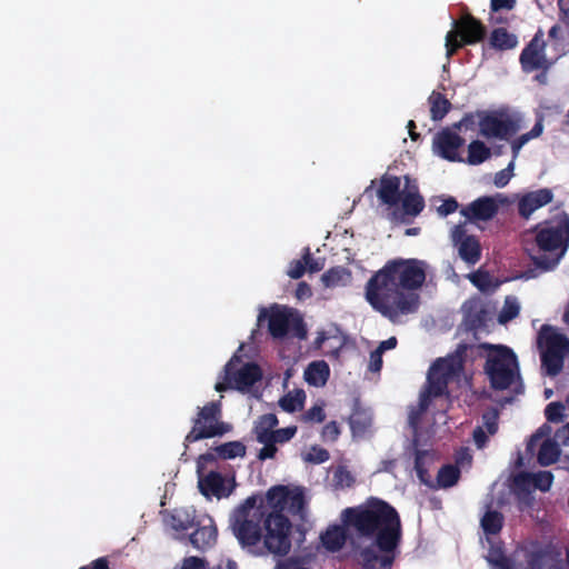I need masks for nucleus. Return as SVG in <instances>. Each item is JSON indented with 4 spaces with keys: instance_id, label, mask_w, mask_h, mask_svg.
I'll return each mask as SVG.
<instances>
[{
    "instance_id": "52",
    "label": "nucleus",
    "mask_w": 569,
    "mask_h": 569,
    "mask_svg": "<svg viewBox=\"0 0 569 569\" xmlns=\"http://www.w3.org/2000/svg\"><path fill=\"white\" fill-rule=\"evenodd\" d=\"M483 427L489 435H495L498 430V413L496 411L482 415Z\"/></svg>"
},
{
    "instance_id": "56",
    "label": "nucleus",
    "mask_w": 569,
    "mask_h": 569,
    "mask_svg": "<svg viewBox=\"0 0 569 569\" xmlns=\"http://www.w3.org/2000/svg\"><path fill=\"white\" fill-rule=\"evenodd\" d=\"M341 279V270L337 268H331L327 272L323 273L322 280L326 286L331 287L338 284Z\"/></svg>"
},
{
    "instance_id": "40",
    "label": "nucleus",
    "mask_w": 569,
    "mask_h": 569,
    "mask_svg": "<svg viewBox=\"0 0 569 569\" xmlns=\"http://www.w3.org/2000/svg\"><path fill=\"white\" fill-rule=\"evenodd\" d=\"M460 478V470L457 466L445 465L437 475V481L441 488H450L455 486Z\"/></svg>"
},
{
    "instance_id": "45",
    "label": "nucleus",
    "mask_w": 569,
    "mask_h": 569,
    "mask_svg": "<svg viewBox=\"0 0 569 569\" xmlns=\"http://www.w3.org/2000/svg\"><path fill=\"white\" fill-rule=\"evenodd\" d=\"M298 428L296 426H289L286 428L274 429L271 433L270 439L273 443L283 445L289 442L297 433Z\"/></svg>"
},
{
    "instance_id": "42",
    "label": "nucleus",
    "mask_w": 569,
    "mask_h": 569,
    "mask_svg": "<svg viewBox=\"0 0 569 569\" xmlns=\"http://www.w3.org/2000/svg\"><path fill=\"white\" fill-rule=\"evenodd\" d=\"M428 456V451L426 450H417L415 455V470L419 480L425 485H430V475L426 467V459Z\"/></svg>"
},
{
    "instance_id": "41",
    "label": "nucleus",
    "mask_w": 569,
    "mask_h": 569,
    "mask_svg": "<svg viewBox=\"0 0 569 569\" xmlns=\"http://www.w3.org/2000/svg\"><path fill=\"white\" fill-rule=\"evenodd\" d=\"M439 396H435L432 389L426 387L423 391L420 392L419 403L417 410H412L410 413V420L413 422L417 420L423 412H426L432 401L433 398H438Z\"/></svg>"
},
{
    "instance_id": "37",
    "label": "nucleus",
    "mask_w": 569,
    "mask_h": 569,
    "mask_svg": "<svg viewBox=\"0 0 569 569\" xmlns=\"http://www.w3.org/2000/svg\"><path fill=\"white\" fill-rule=\"evenodd\" d=\"M306 401V393L302 389H297L295 392H288L280 400V407L287 412H296L303 408Z\"/></svg>"
},
{
    "instance_id": "30",
    "label": "nucleus",
    "mask_w": 569,
    "mask_h": 569,
    "mask_svg": "<svg viewBox=\"0 0 569 569\" xmlns=\"http://www.w3.org/2000/svg\"><path fill=\"white\" fill-rule=\"evenodd\" d=\"M330 369L326 361H313L305 370V379L310 386L323 387L329 378Z\"/></svg>"
},
{
    "instance_id": "63",
    "label": "nucleus",
    "mask_w": 569,
    "mask_h": 569,
    "mask_svg": "<svg viewBox=\"0 0 569 569\" xmlns=\"http://www.w3.org/2000/svg\"><path fill=\"white\" fill-rule=\"evenodd\" d=\"M79 569H110V567L107 558L101 557L91 561L89 565L80 567Z\"/></svg>"
},
{
    "instance_id": "49",
    "label": "nucleus",
    "mask_w": 569,
    "mask_h": 569,
    "mask_svg": "<svg viewBox=\"0 0 569 569\" xmlns=\"http://www.w3.org/2000/svg\"><path fill=\"white\" fill-rule=\"evenodd\" d=\"M512 171H513V161H511L507 168L498 171L496 174H495V178H493V183L496 187L498 188H503L506 187L511 177H512Z\"/></svg>"
},
{
    "instance_id": "22",
    "label": "nucleus",
    "mask_w": 569,
    "mask_h": 569,
    "mask_svg": "<svg viewBox=\"0 0 569 569\" xmlns=\"http://www.w3.org/2000/svg\"><path fill=\"white\" fill-rule=\"evenodd\" d=\"M400 184L401 180L399 177L385 173L380 178V186L377 191L379 200L388 206L398 204L402 194Z\"/></svg>"
},
{
    "instance_id": "35",
    "label": "nucleus",
    "mask_w": 569,
    "mask_h": 569,
    "mask_svg": "<svg viewBox=\"0 0 569 569\" xmlns=\"http://www.w3.org/2000/svg\"><path fill=\"white\" fill-rule=\"evenodd\" d=\"M493 569H515V562L507 557L501 546L492 545L486 557Z\"/></svg>"
},
{
    "instance_id": "19",
    "label": "nucleus",
    "mask_w": 569,
    "mask_h": 569,
    "mask_svg": "<svg viewBox=\"0 0 569 569\" xmlns=\"http://www.w3.org/2000/svg\"><path fill=\"white\" fill-rule=\"evenodd\" d=\"M498 210L499 206L495 198L485 196L463 207L460 213L470 221H487L492 219L498 213Z\"/></svg>"
},
{
    "instance_id": "17",
    "label": "nucleus",
    "mask_w": 569,
    "mask_h": 569,
    "mask_svg": "<svg viewBox=\"0 0 569 569\" xmlns=\"http://www.w3.org/2000/svg\"><path fill=\"white\" fill-rule=\"evenodd\" d=\"M213 450L216 451L217 456L212 452H206L199 456L197 461V469L199 473L207 463L214 462L217 457L223 460H230L238 457L242 458L247 452L246 446L238 440L221 443L214 447Z\"/></svg>"
},
{
    "instance_id": "23",
    "label": "nucleus",
    "mask_w": 569,
    "mask_h": 569,
    "mask_svg": "<svg viewBox=\"0 0 569 569\" xmlns=\"http://www.w3.org/2000/svg\"><path fill=\"white\" fill-rule=\"evenodd\" d=\"M168 527L177 532H184L196 526V510L193 508H174L164 517Z\"/></svg>"
},
{
    "instance_id": "39",
    "label": "nucleus",
    "mask_w": 569,
    "mask_h": 569,
    "mask_svg": "<svg viewBox=\"0 0 569 569\" xmlns=\"http://www.w3.org/2000/svg\"><path fill=\"white\" fill-rule=\"evenodd\" d=\"M306 507L305 491L301 487L290 488L287 509L292 516H302Z\"/></svg>"
},
{
    "instance_id": "24",
    "label": "nucleus",
    "mask_w": 569,
    "mask_h": 569,
    "mask_svg": "<svg viewBox=\"0 0 569 569\" xmlns=\"http://www.w3.org/2000/svg\"><path fill=\"white\" fill-rule=\"evenodd\" d=\"M359 557L363 569H377L378 565L381 569H391L396 551L382 552L379 556L372 547H366L359 552Z\"/></svg>"
},
{
    "instance_id": "62",
    "label": "nucleus",
    "mask_w": 569,
    "mask_h": 569,
    "mask_svg": "<svg viewBox=\"0 0 569 569\" xmlns=\"http://www.w3.org/2000/svg\"><path fill=\"white\" fill-rule=\"evenodd\" d=\"M529 137L523 133L521 134L520 137L513 139L511 141V149H512V153H513V158H516L520 151V149L529 141Z\"/></svg>"
},
{
    "instance_id": "16",
    "label": "nucleus",
    "mask_w": 569,
    "mask_h": 569,
    "mask_svg": "<svg viewBox=\"0 0 569 569\" xmlns=\"http://www.w3.org/2000/svg\"><path fill=\"white\" fill-rule=\"evenodd\" d=\"M465 144V139L458 133L443 129L440 131L435 140L433 146L438 153L448 161H462L458 150Z\"/></svg>"
},
{
    "instance_id": "44",
    "label": "nucleus",
    "mask_w": 569,
    "mask_h": 569,
    "mask_svg": "<svg viewBox=\"0 0 569 569\" xmlns=\"http://www.w3.org/2000/svg\"><path fill=\"white\" fill-rule=\"evenodd\" d=\"M330 458L329 451L319 446H312L310 450L303 455V460L306 462L320 465L328 461Z\"/></svg>"
},
{
    "instance_id": "48",
    "label": "nucleus",
    "mask_w": 569,
    "mask_h": 569,
    "mask_svg": "<svg viewBox=\"0 0 569 569\" xmlns=\"http://www.w3.org/2000/svg\"><path fill=\"white\" fill-rule=\"evenodd\" d=\"M340 436V428L337 421H329L326 423L321 431L323 441L335 442Z\"/></svg>"
},
{
    "instance_id": "43",
    "label": "nucleus",
    "mask_w": 569,
    "mask_h": 569,
    "mask_svg": "<svg viewBox=\"0 0 569 569\" xmlns=\"http://www.w3.org/2000/svg\"><path fill=\"white\" fill-rule=\"evenodd\" d=\"M527 487L528 485L523 483L521 488H518V492L516 495L517 508L521 512L529 510L535 503V497Z\"/></svg>"
},
{
    "instance_id": "32",
    "label": "nucleus",
    "mask_w": 569,
    "mask_h": 569,
    "mask_svg": "<svg viewBox=\"0 0 569 569\" xmlns=\"http://www.w3.org/2000/svg\"><path fill=\"white\" fill-rule=\"evenodd\" d=\"M279 420L274 413H264L258 417L254 421L253 433L257 441H264L270 439L274 428L278 426Z\"/></svg>"
},
{
    "instance_id": "6",
    "label": "nucleus",
    "mask_w": 569,
    "mask_h": 569,
    "mask_svg": "<svg viewBox=\"0 0 569 569\" xmlns=\"http://www.w3.org/2000/svg\"><path fill=\"white\" fill-rule=\"evenodd\" d=\"M541 369L549 377L558 376L569 353V338L551 325H542L537 336Z\"/></svg>"
},
{
    "instance_id": "14",
    "label": "nucleus",
    "mask_w": 569,
    "mask_h": 569,
    "mask_svg": "<svg viewBox=\"0 0 569 569\" xmlns=\"http://www.w3.org/2000/svg\"><path fill=\"white\" fill-rule=\"evenodd\" d=\"M519 63L522 72L527 74L536 72L539 68L551 69L556 63V59H548L546 56V41L541 30H538L522 49Z\"/></svg>"
},
{
    "instance_id": "33",
    "label": "nucleus",
    "mask_w": 569,
    "mask_h": 569,
    "mask_svg": "<svg viewBox=\"0 0 569 569\" xmlns=\"http://www.w3.org/2000/svg\"><path fill=\"white\" fill-rule=\"evenodd\" d=\"M561 450L556 441L545 440L538 451V462L540 466L547 467L557 462L560 458Z\"/></svg>"
},
{
    "instance_id": "10",
    "label": "nucleus",
    "mask_w": 569,
    "mask_h": 569,
    "mask_svg": "<svg viewBox=\"0 0 569 569\" xmlns=\"http://www.w3.org/2000/svg\"><path fill=\"white\" fill-rule=\"evenodd\" d=\"M259 550L256 555L287 556L291 550L292 523L287 516L267 515Z\"/></svg>"
},
{
    "instance_id": "64",
    "label": "nucleus",
    "mask_w": 569,
    "mask_h": 569,
    "mask_svg": "<svg viewBox=\"0 0 569 569\" xmlns=\"http://www.w3.org/2000/svg\"><path fill=\"white\" fill-rule=\"evenodd\" d=\"M557 437L561 440L562 445H569V422L566 423L558 432Z\"/></svg>"
},
{
    "instance_id": "15",
    "label": "nucleus",
    "mask_w": 569,
    "mask_h": 569,
    "mask_svg": "<svg viewBox=\"0 0 569 569\" xmlns=\"http://www.w3.org/2000/svg\"><path fill=\"white\" fill-rule=\"evenodd\" d=\"M451 240L458 249L459 257L469 266L477 264L482 254V248L476 236L468 234L465 223H459L451 231Z\"/></svg>"
},
{
    "instance_id": "25",
    "label": "nucleus",
    "mask_w": 569,
    "mask_h": 569,
    "mask_svg": "<svg viewBox=\"0 0 569 569\" xmlns=\"http://www.w3.org/2000/svg\"><path fill=\"white\" fill-rule=\"evenodd\" d=\"M348 536H350L349 529L343 523L332 525L320 535V540L328 551L336 552L345 546Z\"/></svg>"
},
{
    "instance_id": "31",
    "label": "nucleus",
    "mask_w": 569,
    "mask_h": 569,
    "mask_svg": "<svg viewBox=\"0 0 569 569\" xmlns=\"http://www.w3.org/2000/svg\"><path fill=\"white\" fill-rule=\"evenodd\" d=\"M224 480L221 473L217 471H210L207 476L200 477L198 487L200 492L206 496L221 497L223 490Z\"/></svg>"
},
{
    "instance_id": "5",
    "label": "nucleus",
    "mask_w": 569,
    "mask_h": 569,
    "mask_svg": "<svg viewBox=\"0 0 569 569\" xmlns=\"http://www.w3.org/2000/svg\"><path fill=\"white\" fill-rule=\"evenodd\" d=\"M482 348L488 350L483 369L492 389L506 390L520 379L518 359L511 348L490 343H483Z\"/></svg>"
},
{
    "instance_id": "4",
    "label": "nucleus",
    "mask_w": 569,
    "mask_h": 569,
    "mask_svg": "<svg viewBox=\"0 0 569 569\" xmlns=\"http://www.w3.org/2000/svg\"><path fill=\"white\" fill-rule=\"evenodd\" d=\"M266 516L264 506L263 503L258 505L256 496L248 497L234 510L230 526L242 548H248L252 552L259 550Z\"/></svg>"
},
{
    "instance_id": "20",
    "label": "nucleus",
    "mask_w": 569,
    "mask_h": 569,
    "mask_svg": "<svg viewBox=\"0 0 569 569\" xmlns=\"http://www.w3.org/2000/svg\"><path fill=\"white\" fill-rule=\"evenodd\" d=\"M288 493H290L288 486L277 485L271 487L267 491L266 498L259 499L260 503H263L267 515L286 516L283 512L288 505Z\"/></svg>"
},
{
    "instance_id": "2",
    "label": "nucleus",
    "mask_w": 569,
    "mask_h": 569,
    "mask_svg": "<svg viewBox=\"0 0 569 569\" xmlns=\"http://www.w3.org/2000/svg\"><path fill=\"white\" fill-rule=\"evenodd\" d=\"M340 518L351 537L372 539L380 552L396 551L401 542L400 516L380 498L370 497L359 506L348 507Z\"/></svg>"
},
{
    "instance_id": "34",
    "label": "nucleus",
    "mask_w": 569,
    "mask_h": 569,
    "mask_svg": "<svg viewBox=\"0 0 569 569\" xmlns=\"http://www.w3.org/2000/svg\"><path fill=\"white\" fill-rule=\"evenodd\" d=\"M429 102L431 119L433 121L442 120L451 108L450 101L440 92H432Z\"/></svg>"
},
{
    "instance_id": "27",
    "label": "nucleus",
    "mask_w": 569,
    "mask_h": 569,
    "mask_svg": "<svg viewBox=\"0 0 569 569\" xmlns=\"http://www.w3.org/2000/svg\"><path fill=\"white\" fill-rule=\"evenodd\" d=\"M553 481V475L550 471H538L536 473L522 472L515 478L517 488H521L523 483L532 485L542 492L549 491Z\"/></svg>"
},
{
    "instance_id": "46",
    "label": "nucleus",
    "mask_w": 569,
    "mask_h": 569,
    "mask_svg": "<svg viewBox=\"0 0 569 569\" xmlns=\"http://www.w3.org/2000/svg\"><path fill=\"white\" fill-rule=\"evenodd\" d=\"M325 419L326 412L322 405L312 406L301 416V420L307 423H321Z\"/></svg>"
},
{
    "instance_id": "21",
    "label": "nucleus",
    "mask_w": 569,
    "mask_h": 569,
    "mask_svg": "<svg viewBox=\"0 0 569 569\" xmlns=\"http://www.w3.org/2000/svg\"><path fill=\"white\" fill-rule=\"evenodd\" d=\"M406 191L401 194V206L405 214L416 217L425 209V199L419 193L418 186L409 176H405Z\"/></svg>"
},
{
    "instance_id": "26",
    "label": "nucleus",
    "mask_w": 569,
    "mask_h": 569,
    "mask_svg": "<svg viewBox=\"0 0 569 569\" xmlns=\"http://www.w3.org/2000/svg\"><path fill=\"white\" fill-rule=\"evenodd\" d=\"M465 321L471 330H479L486 326L487 310L478 300H469L463 305Z\"/></svg>"
},
{
    "instance_id": "12",
    "label": "nucleus",
    "mask_w": 569,
    "mask_h": 569,
    "mask_svg": "<svg viewBox=\"0 0 569 569\" xmlns=\"http://www.w3.org/2000/svg\"><path fill=\"white\" fill-rule=\"evenodd\" d=\"M520 130V122L499 111L483 112L479 120V133L486 139L509 140Z\"/></svg>"
},
{
    "instance_id": "47",
    "label": "nucleus",
    "mask_w": 569,
    "mask_h": 569,
    "mask_svg": "<svg viewBox=\"0 0 569 569\" xmlns=\"http://www.w3.org/2000/svg\"><path fill=\"white\" fill-rule=\"evenodd\" d=\"M565 406L561 402H550L545 409L546 419L550 422H561L563 418Z\"/></svg>"
},
{
    "instance_id": "51",
    "label": "nucleus",
    "mask_w": 569,
    "mask_h": 569,
    "mask_svg": "<svg viewBox=\"0 0 569 569\" xmlns=\"http://www.w3.org/2000/svg\"><path fill=\"white\" fill-rule=\"evenodd\" d=\"M469 279L473 286L480 290H486L490 283V276L486 271H476L469 274Z\"/></svg>"
},
{
    "instance_id": "57",
    "label": "nucleus",
    "mask_w": 569,
    "mask_h": 569,
    "mask_svg": "<svg viewBox=\"0 0 569 569\" xmlns=\"http://www.w3.org/2000/svg\"><path fill=\"white\" fill-rule=\"evenodd\" d=\"M303 260L306 261V269L308 268L310 272H318L323 268V263L313 259L308 248L306 249Z\"/></svg>"
},
{
    "instance_id": "53",
    "label": "nucleus",
    "mask_w": 569,
    "mask_h": 569,
    "mask_svg": "<svg viewBox=\"0 0 569 569\" xmlns=\"http://www.w3.org/2000/svg\"><path fill=\"white\" fill-rule=\"evenodd\" d=\"M180 569H207V562L204 559L196 556L186 557Z\"/></svg>"
},
{
    "instance_id": "9",
    "label": "nucleus",
    "mask_w": 569,
    "mask_h": 569,
    "mask_svg": "<svg viewBox=\"0 0 569 569\" xmlns=\"http://www.w3.org/2000/svg\"><path fill=\"white\" fill-rule=\"evenodd\" d=\"M486 37V26L470 12L462 13L458 20L452 21V29L446 34L447 58L453 57L458 50L466 46L483 41Z\"/></svg>"
},
{
    "instance_id": "28",
    "label": "nucleus",
    "mask_w": 569,
    "mask_h": 569,
    "mask_svg": "<svg viewBox=\"0 0 569 569\" xmlns=\"http://www.w3.org/2000/svg\"><path fill=\"white\" fill-rule=\"evenodd\" d=\"M519 43L517 34L508 31L507 28H495L488 40L490 48L497 51H508L515 49Z\"/></svg>"
},
{
    "instance_id": "38",
    "label": "nucleus",
    "mask_w": 569,
    "mask_h": 569,
    "mask_svg": "<svg viewBox=\"0 0 569 569\" xmlns=\"http://www.w3.org/2000/svg\"><path fill=\"white\" fill-rule=\"evenodd\" d=\"M491 156L490 149L480 140H473L468 146V162L470 164H480Z\"/></svg>"
},
{
    "instance_id": "18",
    "label": "nucleus",
    "mask_w": 569,
    "mask_h": 569,
    "mask_svg": "<svg viewBox=\"0 0 569 569\" xmlns=\"http://www.w3.org/2000/svg\"><path fill=\"white\" fill-rule=\"evenodd\" d=\"M552 199L553 192L549 188L526 192L518 200V213L521 218L529 219L536 210L550 203Z\"/></svg>"
},
{
    "instance_id": "8",
    "label": "nucleus",
    "mask_w": 569,
    "mask_h": 569,
    "mask_svg": "<svg viewBox=\"0 0 569 569\" xmlns=\"http://www.w3.org/2000/svg\"><path fill=\"white\" fill-rule=\"evenodd\" d=\"M222 410L219 401H210L199 407L192 419V428L184 437V446L202 439L223 436L231 430V425L221 421Z\"/></svg>"
},
{
    "instance_id": "7",
    "label": "nucleus",
    "mask_w": 569,
    "mask_h": 569,
    "mask_svg": "<svg viewBox=\"0 0 569 569\" xmlns=\"http://www.w3.org/2000/svg\"><path fill=\"white\" fill-rule=\"evenodd\" d=\"M268 318V330L272 338L282 339L291 336L299 340L307 338L308 331L302 316L298 310L274 305L270 309H261L258 321Z\"/></svg>"
},
{
    "instance_id": "29",
    "label": "nucleus",
    "mask_w": 569,
    "mask_h": 569,
    "mask_svg": "<svg viewBox=\"0 0 569 569\" xmlns=\"http://www.w3.org/2000/svg\"><path fill=\"white\" fill-rule=\"evenodd\" d=\"M217 540V528L213 525L198 526L189 536V541L193 548L204 551L212 547Z\"/></svg>"
},
{
    "instance_id": "54",
    "label": "nucleus",
    "mask_w": 569,
    "mask_h": 569,
    "mask_svg": "<svg viewBox=\"0 0 569 569\" xmlns=\"http://www.w3.org/2000/svg\"><path fill=\"white\" fill-rule=\"evenodd\" d=\"M306 261L303 260H295L290 263L288 276L291 279H300L306 272Z\"/></svg>"
},
{
    "instance_id": "58",
    "label": "nucleus",
    "mask_w": 569,
    "mask_h": 569,
    "mask_svg": "<svg viewBox=\"0 0 569 569\" xmlns=\"http://www.w3.org/2000/svg\"><path fill=\"white\" fill-rule=\"evenodd\" d=\"M516 7V0H491V11L498 12L500 10H512Z\"/></svg>"
},
{
    "instance_id": "60",
    "label": "nucleus",
    "mask_w": 569,
    "mask_h": 569,
    "mask_svg": "<svg viewBox=\"0 0 569 569\" xmlns=\"http://www.w3.org/2000/svg\"><path fill=\"white\" fill-rule=\"evenodd\" d=\"M382 367V353L380 351L373 350L370 353V362L369 370L372 372H378Z\"/></svg>"
},
{
    "instance_id": "55",
    "label": "nucleus",
    "mask_w": 569,
    "mask_h": 569,
    "mask_svg": "<svg viewBox=\"0 0 569 569\" xmlns=\"http://www.w3.org/2000/svg\"><path fill=\"white\" fill-rule=\"evenodd\" d=\"M459 203L455 198H448L438 207V212L440 216L446 217L457 211Z\"/></svg>"
},
{
    "instance_id": "59",
    "label": "nucleus",
    "mask_w": 569,
    "mask_h": 569,
    "mask_svg": "<svg viewBox=\"0 0 569 569\" xmlns=\"http://www.w3.org/2000/svg\"><path fill=\"white\" fill-rule=\"evenodd\" d=\"M472 437H473V441H475L476 446L479 449L483 448L488 441V436H487L483 427L475 428V430L472 432Z\"/></svg>"
},
{
    "instance_id": "50",
    "label": "nucleus",
    "mask_w": 569,
    "mask_h": 569,
    "mask_svg": "<svg viewBox=\"0 0 569 569\" xmlns=\"http://www.w3.org/2000/svg\"><path fill=\"white\" fill-rule=\"evenodd\" d=\"M262 443L263 447L258 452V459L264 461L267 459H273L278 452L277 445L271 441V439L264 441H258Z\"/></svg>"
},
{
    "instance_id": "3",
    "label": "nucleus",
    "mask_w": 569,
    "mask_h": 569,
    "mask_svg": "<svg viewBox=\"0 0 569 569\" xmlns=\"http://www.w3.org/2000/svg\"><path fill=\"white\" fill-rule=\"evenodd\" d=\"M535 239L528 243L526 251L531 264L522 277L533 279L553 270L569 247V214L561 212L552 220H546L533 229Z\"/></svg>"
},
{
    "instance_id": "61",
    "label": "nucleus",
    "mask_w": 569,
    "mask_h": 569,
    "mask_svg": "<svg viewBox=\"0 0 569 569\" xmlns=\"http://www.w3.org/2000/svg\"><path fill=\"white\" fill-rule=\"evenodd\" d=\"M335 479L340 485L351 486L353 478L350 472L343 468H339L335 473Z\"/></svg>"
},
{
    "instance_id": "36",
    "label": "nucleus",
    "mask_w": 569,
    "mask_h": 569,
    "mask_svg": "<svg viewBox=\"0 0 569 569\" xmlns=\"http://www.w3.org/2000/svg\"><path fill=\"white\" fill-rule=\"evenodd\" d=\"M503 515L497 510H488L481 518V528L486 535H498L503 527Z\"/></svg>"
},
{
    "instance_id": "1",
    "label": "nucleus",
    "mask_w": 569,
    "mask_h": 569,
    "mask_svg": "<svg viewBox=\"0 0 569 569\" xmlns=\"http://www.w3.org/2000/svg\"><path fill=\"white\" fill-rule=\"evenodd\" d=\"M425 262L418 259L389 260L366 284V300L390 321L411 315L420 307L417 292L426 281Z\"/></svg>"
},
{
    "instance_id": "13",
    "label": "nucleus",
    "mask_w": 569,
    "mask_h": 569,
    "mask_svg": "<svg viewBox=\"0 0 569 569\" xmlns=\"http://www.w3.org/2000/svg\"><path fill=\"white\" fill-rule=\"evenodd\" d=\"M462 362L456 357L439 358L429 369L427 387L432 389L435 396H443L448 392V383L460 373Z\"/></svg>"
},
{
    "instance_id": "11",
    "label": "nucleus",
    "mask_w": 569,
    "mask_h": 569,
    "mask_svg": "<svg viewBox=\"0 0 569 569\" xmlns=\"http://www.w3.org/2000/svg\"><path fill=\"white\" fill-rule=\"evenodd\" d=\"M240 360L233 357L224 366L223 380L216 383L214 389L218 392L228 389H236L239 391L249 390L256 382L261 380L262 370L256 362H247L238 368Z\"/></svg>"
}]
</instances>
